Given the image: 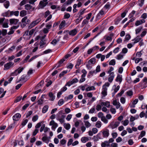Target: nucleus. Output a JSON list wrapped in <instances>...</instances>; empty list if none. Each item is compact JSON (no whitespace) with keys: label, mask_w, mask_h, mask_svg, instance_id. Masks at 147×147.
Masks as SVG:
<instances>
[{"label":"nucleus","mask_w":147,"mask_h":147,"mask_svg":"<svg viewBox=\"0 0 147 147\" xmlns=\"http://www.w3.org/2000/svg\"><path fill=\"white\" fill-rule=\"evenodd\" d=\"M110 84L109 83L107 82L105 83L102 86V89L101 94H102V97H105L106 96L107 94V88L110 86Z\"/></svg>","instance_id":"obj_1"},{"label":"nucleus","mask_w":147,"mask_h":147,"mask_svg":"<svg viewBox=\"0 0 147 147\" xmlns=\"http://www.w3.org/2000/svg\"><path fill=\"white\" fill-rule=\"evenodd\" d=\"M120 123V122L118 121L115 122L112 121L109 125L108 127L111 128L112 129H113L117 127L119 125Z\"/></svg>","instance_id":"obj_2"},{"label":"nucleus","mask_w":147,"mask_h":147,"mask_svg":"<svg viewBox=\"0 0 147 147\" xmlns=\"http://www.w3.org/2000/svg\"><path fill=\"white\" fill-rule=\"evenodd\" d=\"M41 20L40 18H38L37 19L32 21L30 24L28 28L30 29L38 24L41 21Z\"/></svg>","instance_id":"obj_3"},{"label":"nucleus","mask_w":147,"mask_h":147,"mask_svg":"<svg viewBox=\"0 0 147 147\" xmlns=\"http://www.w3.org/2000/svg\"><path fill=\"white\" fill-rule=\"evenodd\" d=\"M50 14V12L49 11H47L45 12L44 16V17L46 18L48 16L45 21V22H47L51 18L52 15L51 14Z\"/></svg>","instance_id":"obj_4"},{"label":"nucleus","mask_w":147,"mask_h":147,"mask_svg":"<svg viewBox=\"0 0 147 147\" xmlns=\"http://www.w3.org/2000/svg\"><path fill=\"white\" fill-rule=\"evenodd\" d=\"M49 125L52 126L51 129L52 130L55 131L56 128L58 127V124L54 120H52L50 122Z\"/></svg>","instance_id":"obj_5"},{"label":"nucleus","mask_w":147,"mask_h":147,"mask_svg":"<svg viewBox=\"0 0 147 147\" xmlns=\"http://www.w3.org/2000/svg\"><path fill=\"white\" fill-rule=\"evenodd\" d=\"M83 57H80L78 58L76 64L75 65V67L76 68H78V67L81 64L83 63Z\"/></svg>","instance_id":"obj_6"},{"label":"nucleus","mask_w":147,"mask_h":147,"mask_svg":"<svg viewBox=\"0 0 147 147\" xmlns=\"http://www.w3.org/2000/svg\"><path fill=\"white\" fill-rule=\"evenodd\" d=\"M24 69L23 67H20L17 69L12 74L13 76H17L20 74Z\"/></svg>","instance_id":"obj_7"},{"label":"nucleus","mask_w":147,"mask_h":147,"mask_svg":"<svg viewBox=\"0 0 147 147\" xmlns=\"http://www.w3.org/2000/svg\"><path fill=\"white\" fill-rule=\"evenodd\" d=\"M30 78V76H29L27 74L26 75H23L20 78V81H23L25 82L28 80Z\"/></svg>","instance_id":"obj_8"},{"label":"nucleus","mask_w":147,"mask_h":147,"mask_svg":"<svg viewBox=\"0 0 147 147\" xmlns=\"http://www.w3.org/2000/svg\"><path fill=\"white\" fill-rule=\"evenodd\" d=\"M49 97V100L51 101H53L54 100L55 96V95L54 93H53L52 92H50L48 94Z\"/></svg>","instance_id":"obj_9"},{"label":"nucleus","mask_w":147,"mask_h":147,"mask_svg":"<svg viewBox=\"0 0 147 147\" xmlns=\"http://www.w3.org/2000/svg\"><path fill=\"white\" fill-rule=\"evenodd\" d=\"M101 131L103 138H107L109 136V133L108 129H106L105 130H103Z\"/></svg>","instance_id":"obj_10"},{"label":"nucleus","mask_w":147,"mask_h":147,"mask_svg":"<svg viewBox=\"0 0 147 147\" xmlns=\"http://www.w3.org/2000/svg\"><path fill=\"white\" fill-rule=\"evenodd\" d=\"M106 12L105 11V10H104V9H102L97 14V18L98 19L100 18Z\"/></svg>","instance_id":"obj_11"},{"label":"nucleus","mask_w":147,"mask_h":147,"mask_svg":"<svg viewBox=\"0 0 147 147\" xmlns=\"http://www.w3.org/2000/svg\"><path fill=\"white\" fill-rule=\"evenodd\" d=\"M13 65V63L11 62H9L5 64L4 70H7L9 69Z\"/></svg>","instance_id":"obj_12"},{"label":"nucleus","mask_w":147,"mask_h":147,"mask_svg":"<svg viewBox=\"0 0 147 147\" xmlns=\"http://www.w3.org/2000/svg\"><path fill=\"white\" fill-rule=\"evenodd\" d=\"M7 34V30L6 29H3L0 30V39L2 38L3 36H5Z\"/></svg>","instance_id":"obj_13"},{"label":"nucleus","mask_w":147,"mask_h":147,"mask_svg":"<svg viewBox=\"0 0 147 147\" xmlns=\"http://www.w3.org/2000/svg\"><path fill=\"white\" fill-rule=\"evenodd\" d=\"M21 117V115L19 113H16L13 117V120L18 121Z\"/></svg>","instance_id":"obj_14"},{"label":"nucleus","mask_w":147,"mask_h":147,"mask_svg":"<svg viewBox=\"0 0 147 147\" xmlns=\"http://www.w3.org/2000/svg\"><path fill=\"white\" fill-rule=\"evenodd\" d=\"M19 21V20L16 19H11L9 20V22L11 25H16Z\"/></svg>","instance_id":"obj_15"},{"label":"nucleus","mask_w":147,"mask_h":147,"mask_svg":"<svg viewBox=\"0 0 147 147\" xmlns=\"http://www.w3.org/2000/svg\"><path fill=\"white\" fill-rule=\"evenodd\" d=\"M146 22L145 20H138L135 22V25L136 26H138L142 24L145 23Z\"/></svg>","instance_id":"obj_16"},{"label":"nucleus","mask_w":147,"mask_h":147,"mask_svg":"<svg viewBox=\"0 0 147 147\" xmlns=\"http://www.w3.org/2000/svg\"><path fill=\"white\" fill-rule=\"evenodd\" d=\"M21 22L22 23L28 24L30 22V21L29 19H28L27 16H25L22 19Z\"/></svg>","instance_id":"obj_17"},{"label":"nucleus","mask_w":147,"mask_h":147,"mask_svg":"<svg viewBox=\"0 0 147 147\" xmlns=\"http://www.w3.org/2000/svg\"><path fill=\"white\" fill-rule=\"evenodd\" d=\"M19 26H13L11 27L10 31L8 32V34L10 35L13 34L14 32V30L17 29Z\"/></svg>","instance_id":"obj_18"},{"label":"nucleus","mask_w":147,"mask_h":147,"mask_svg":"<svg viewBox=\"0 0 147 147\" xmlns=\"http://www.w3.org/2000/svg\"><path fill=\"white\" fill-rule=\"evenodd\" d=\"M48 3V2H45L42 0L41 1L39 4V8L42 9Z\"/></svg>","instance_id":"obj_19"},{"label":"nucleus","mask_w":147,"mask_h":147,"mask_svg":"<svg viewBox=\"0 0 147 147\" xmlns=\"http://www.w3.org/2000/svg\"><path fill=\"white\" fill-rule=\"evenodd\" d=\"M108 77V81L110 83L112 82L115 77V75L114 73H111V74H109Z\"/></svg>","instance_id":"obj_20"},{"label":"nucleus","mask_w":147,"mask_h":147,"mask_svg":"<svg viewBox=\"0 0 147 147\" xmlns=\"http://www.w3.org/2000/svg\"><path fill=\"white\" fill-rule=\"evenodd\" d=\"M101 105L102 106H105L107 108H109L110 107V104L109 102L106 101V102H102L100 103Z\"/></svg>","instance_id":"obj_21"},{"label":"nucleus","mask_w":147,"mask_h":147,"mask_svg":"<svg viewBox=\"0 0 147 147\" xmlns=\"http://www.w3.org/2000/svg\"><path fill=\"white\" fill-rule=\"evenodd\" d=\"M96 74V72L95 70H91L90 71L88 74L87 77L88 78H90L91 76Z\"/></svg>","instance_id":"obj_22"},{"label":"nucleus","mask_w":147,"mask_h":147,"mask_svg":"<svg viewBox=\"0 0 147 147\" xmlns=\"http://www.w3.org/2000/svg\"><path fill=\"white\" fill-rule=\"evenodd\" d=\"M77 32L76 29H74L70 31L69 32V34L70 35L74 36L77 34Z\"/></svg>","instance_id":"obj_23"},{"label":"nucleus","mask_w":147,"mask_h":147,"mask_svg":"<svg viewBox=\"0 0 147 147\" xmlns=\"http://www.w3.org/2000/svg\"><path fill=\"white\" fill-rule=\"evenodd\" d=\"M122 80V76L121 75H118L115 80L117 82H119L120 84Z\"/></svg>","instance_id":"obj_24"},{"label":"nucleus","mask_w":147,"mask_h":147,"mask_svg":"<svg viewBox=\"0 0 147 147\" xmlns=\"http://www.w3.org/2000/svg\"><path fill=\"white\" fill-rule=\"evenodd\" d=\"M147 78H144L142 80V86L144 88H146L147 87Z\"/></svg>","instance_id":"obj_25"},{"label":"nucleus","mask_w":147,"mask_h":147,"mask_svg":"<svg viewBox=\"0 0 147 147\" xmlns=\"http://www.w3.org/2000/svg\"><path fill=\"white\" fill-rule=\"evenodd\" d=\"M139 116L142 118L145 117L146 119L147 118V111H146L145 113L144 111L142 112L140 114Z\"/></svg>","instance_id":"obj_26"},{"label":"nucleus","mask_w":147,"mask_h":147,"mask_svg":"<svg viewBox=\"0 0 147 147\" xmlns=\"http://www.w3.org/2000/svg\"><path fill=\"white\" fill-rule=\"evenodd\" d=\"M125 55L124 54L121 52L117 55L116 58L118 60H121L123 58V56Z\"/></svg>","instance_id":"obj_27"},{"label":"nucleus","mask_w":147,"mask_h":147,"mask_svg":"<svg viewBox=\"0 0 147 147\" xmlns=\"http://www.w3.org/2000/svg\"><path fill=\"white\" fill-rule=\"evenodd\" d=\"M65 25V20L62 21L59 26V28L61 29L63 28Z\"/></svg>","instance_id":"obj_28"},{"label":"nucleus","mask_w":147,"mask_h":147,"mask_svg":"<svg viewBox=\"0 0 147 147\" xmlns=\"http://www.w3.org/2000/svg\"><path fill=\"white\" fill-rule=\"evenodd\" d=\"M96 62V59L94 58H92L88 61V63L93 65Z\"/></svg>","instance_id":"obj_29"},{"label":"nucleus","mask_w":147,"mask_h":147,"mask_svg":"<svg viewBox=\"0 0 147 147\" xmlns=\"http://www.w3.org/2000/svg\"><path fill=\"white\" fill-rule=\"evenodd\" d=\"M49 107L48 105L45 106L42 109V112L43 113H46Z\"/></svg>","instance_id":"obj_30"},{"label":"nucleus","mask_w":147,"mask_h":147,"mask_svg":"<svg viewBox=\"0 0 147 147\" xmlns=\"http://www.w3.org/2000/svg\"><path fill=\"white\" fill-rule=\"evenodd\" d=\"M89 140L88 138V137H82L81 138V141L82 142L85 143L86 142L88 141Z\"/></svg>","instance_id":"obj_31"},{"label":"nucleus","mask_w":147,"mask_h":147,"mask_svg":"<svg viewBox=\"0 0 147 147\" xmlns=\"http://www.w3.org/2000/svg\"><path fill=\"white\" fill-rule=\"evenodd\" d=\"M11 16L14 15L16 16H18L19 15V11H11Z\"/></svg>","instance_id":"obj_32"},{"label":"nucleus","mask_w":147,"mask_h":147,"mask_svg":"<svg viewBox=\"0 0 147 147\" xmlns=\"http://www.w3.org/2000/svg\"><path fill=\"white\" fill-rule=\"evenodd\" d=\"M95 89V87L94 86H88L86 89V91H89L91 90H94Z\"/></svg>","instance_id":"obj_33"},{"label":"nucleus","mask_w":147,"mask_h":147,"mask_svg":"<svg viewBox=\"0 0 147 147\" xmlns=\"http://www.w3.org/2000/svg\"><path fill=\"white\" fill-rule=\"evenodd\" d=\"M4 92V89H3L2 88H0V94H1L2 93V94H1V96H0V98H2L5 95L6 91H5Z\"/></svg>","instance_id":"obj_34"},{"label":"nucleus","mask_w":147,"mask_h":147,"mask_svg":"<svg viewBox=\"0 0 147 147\" xmlns=\"http://www.w3.org/2000/svg\"><path fill=\"white\" fill-rule=\"evenodd\" d=\"M86 9L83 8L81 9L78 13V15L80 16L83 15L85 12Z\"/></svg>","instance_id":"obj_35"},{"label":"nucleus","mask_w":147,"mask_h":147,"mask_svg":"<svg viewBox=\"0 0 147 147\" xmlns=\"http://www.w3.org/2000/svg\"><path fill=\"white\" fill-rule=\"evenodd\" d=\"M102 123L100 121H98L96 123L95 126L97 128H100L102 125Z\"/></svg>","instance_id":"obj_36"},{"label":"nucleus","mask_w":147,"mask_h":147,"mask_svg":"<svg viewBox=\"0 0 147 147\" xmlns=\"http://www.w3.org/2000/svg\"><path fill=\"white\" fill-rule=\"evenodd\" d=\"M27 12L26 10L21 11L20 13V16L21 17H24L26 14Z\"/></svg>","instance_id":"obj_37"},{"label":"nucleus","mask_w":147,"mask_h":147,"mask_svg":"<svg viewBox=\"0 0 147 147\" xmlns=\"http://www.w3.org/2000/svg\"><path fill=\"white\" fill-rule=\"evenodd\" d=\"M146 134V132L144 131H141L140 135L138 137V139H140L143 137Z\"/></svg>","instance_id":"obj_38"},{"label":"nucleus","mask_w":147,"mask_h":147,"mask_svg":"<svg viewBox=\"0 0 147 147\" xmlns=\"http://www.w3.org/2000/svg\"><path fill=\"white\" fill-rule=\"evenodd\" d=\"M126 94L128 96H131L133 95V91L131 90H128L126 92Z\"/></svg>","instance_id":"obj_39"},{"label":"nucleus","mask_w":147,"mask_h":147,"mask_svg":"<svg viewBox=\"0 0 147 147\" xmlns=\"http://www.w3.org/2000/svg\"><path fill=\"white\" fill-rule=\"evenodd\" d=\"M15 47L14 46H13L9 48L7 51L9 53H11L15 49Z\"/></svg>","instance_id":"obj_40"},{"label":"nucleus","mask_w":147,"mask_h":147,"mask_svg":"<svg viewBox=\"0 0 147 147\" xmlns=\"http://www.w3.org/2000/svg\"><path fill=\"white\" fill-rule=\"evenodd\" d=\"M66 142V140L64 139H63L60 141V144L62 145L63 146H64Z\"/></svg>","instance_id":"obj_41"},{"label":"nucleus","mask_w":147,"mask_h":147,"mask_svg":"<svg viewBox=\"0 0 147 147\" xmlns=\"http://www.w3.org/2000/svg\"><path fill=\"white\" fill-rule=\"evenodd\" d=\"M131 37V36L129 34H127L126 35L125 37L124 41L127 42L130 39Z\"/></svg>","instance_id":"obj_42"},{"label":"nucleus","mask_w":147,"mask_h":147,"mask_svg":"<svg viewBox=\"0 0 147 147\" xmlns=\"http://www.w3.org/2000/svg\"><path fill=\"white\" fill-rule=\"evenodd\" d=\"M141 39V38L140 36H137V37L135 38L134 40V43L135 44L138 42Z\"/></svg>","instance_id":"obj_43"},{"label":"nucleus","mask_w":147,"mask_h":147,"mask_svg":"<svg viewBox=\"0 0 147 147\" xmlns=\"http://www.w3.org/2000/svg\"><path fill=\"white\" fill-rule=\"evenodd\" d=\"M83 19V17L82 16H80L79 15V16L78 18L76 20V22L78 24Z\"/></svg>","instance_id":"obj_44"},{"label":"nucleus","mask_w":147,"mask_h":147,"mask_svg":"<svg viewBox=\"0 0 147 147\" xmlns=\"http://www.w3.org/2000/svg\"><path fill=\"white\" fill-rule=\"evenodd\" d=\"M84 122L86 127L88 128L91 126V124L88 121H84Z\"/></svg>","instance_id":"obj_45"},{"label":"nucleus","mask_w":147,"mask_h":147,"mask_svg":"<svg viewBox=\"0 0 147 147\" xmlns=\"http://www.w3.org/2000/svg\"><path fill=\"white\" fill-rule=\"evenodd\" d=\"M102 134V131H101L96 135L97 137L99 139H102L104 138Z\"/></svg>","instance_id":"obj_46"},{"label":"nucleus","mask_w":147,"mask_h":147,"mask_svg":"<svg viewBox=\"0 0 147 147\" xmlns=\"http://www.w3.org/2000/svg\"><path fill=\"white\" fill-rule=\"evenodd\" d=\"M85 76H85V75H82L81 78L79 80L80 83H82L84 82L85 80Z\"/></svg>","instance_id":"obj_47"},{"label":"nucleus","mask_w":147,"mask_h":147,"mask_svg":"<svg viewBox=\"0 0 147 147\" xmlns=\"http://www.w3.org/2000/svg\"><path fill=\"white\" fill-rule=\"evenodd\" d=\"M133 60H135V61L136 63H138L140 61H142V58H136L135 59V58H134L132 59Z\"/></svg>","instance_id":"obj_48"},{"label":"nucleus","mask_w":147,"mask_h":147,"mask_svg":"<svg viewBox=\"0 0 147 147\" xmlns=\"http://www.w3.org/2000/svg\"><path fill=\"white\" fill-rule=\"evenodd\" d=\"M124 92V90H121V91L120 92L118 93L117 95H116V97H119L121 96L122 94H123Z\"/></svg>","instance_id":"obj_49"},{"label":"nucleus","mask_w":147,"mask_h":147,"mask_svg":"<svg viewBox=\"0 0 147 147\" xmlns=\"http://www.w3.org/2000/svg\"><path fill=\"white\" fill-rule=\"evenodd\" d=\"M64 126L65 128L67 130H69L70 128V125L69 123H64Z\"/></svg>","instance_id":"obj_50"},{"label":"nucleus","mask_w":147,"mask_h":147,"mask_svg":"<svg viewBox=\"0 0 147 147\" xmlns=\"http://www.w3.org/2000/svg\"><path fill=\"white\" fill-rule=\"evenodd\" d=\"M101 120L103 122V123L105 124H107L108 122V121L107 119L105 117H103Z\"/></svg>","instance_id":"obj_51"},{"label":"nucleus","mask_w":147,"mask_h":147,"mask_svg":"<svg viewBox=\"0 0 147 147\" xmlns=\"http://www.w3.org/2000/svg\"><path fill=\"white\" fill-rule=\"evenodd\" d=\"M120 88V86H118L116 87L114 89V92L112 93V94L113 95H114L119 90Z\"/></svg>","instance_id":"obj_52"},{"label":"nucleus","mask_w":147,"mask_h":147,"mask_svg":"<svg viewBox=\"0 0 147 147\" xmlns=\"http://www.w3.org/2000/svg\"><path fill=\"white\" fill-rule=\"evenodd\" d=\"M38 115H36L34 116L32 119V121L33 122H35L37 121L38 119Z\"/></svg>","instance_id":"obj_53"},{"label":"nucleus","mask_w":147,"mask_h":147,"mask_svg":"<svg viewBox=\"0 0 147 147\" xmlns=\"http://www.w3.org/2000/svg\"><path fill=\"white\" fill-rule=\"evenodd\" d=\"M142 29V27H139L138 28H136L135 30L136 34H138L139 33Z\"/></svg>","instance_id":"obj_54"},{"label":"nucleus","mask_w":147,"mask_h":147,"mask_svg":"<svg viewBox=\"0 0 147 147\" xmlns=\"http://www.w3.org/2000/svg\"><path fill=\"white\" fill-rule=\"evenodd\" d=\"M28 1V0H23L20 3V5L21 6L24 5Z\"/></svg>","instance_id":"obj_55"},{"label":"nucleus","mask_w":147,"mask_h":147,"mask_svg":"<svg viewBox=\"0 0 147 147\" xmlns=\"http://www.w3.org/2000/svg\"><path fill=\"white\" fill-rule=\"evenodd\" d=\"M4 6L6 8H7L9 6V2L8 1H6L4 4Z\"/></svg>","instance_id":"obj_56"},{"label":"nucleus","mask_w":147,"mask_h":147,"mask_svg":"<svg viewBox=\"0 0 147 147\" xmlns=\"http://www.w3.org/2000/svg\"><path fill=\"white\" fill-rule=\"evenodd\" d=\"M42 140L43 141L47 143H48L49 142L48 138L46 136L43 137L42 138Z\"/></svg>","instance_id":"obj_57"},{"label":"nucleus","mask_w":147,"mask_h":147,"mask_svg":"<svg viewBox=\"0 0 147 147\" xmlns=\"http://www.w3.org/2000/svg\"><path fill=\"white\" fill-rule=\"evenodd\" d=\"M52 26V23L51 22H50L47 23L46 25V28L49 30L51 28Z\"/></svg>","instance_id":"obj_58"},{"label":"nucleus","mask_w":147,"mask_h":147,"mask_svg":"<svg viewBox=\"0 0 147 147\" xmlns=\"http://www.w3.org/2000/svg\"><path fill=\"white\" fill-rule=\"evenodd\" d=\"M122 124L124 126H127L129 123V121L127 119H125L124 121H122Z\"/></svg>","instance_id":"obj_59"},{"label":"nucleus","mask_w":147,"mask_h":147,"mask_svg":"<svg viewBox=\"0 0 147 147\" xmlns=\"http://www.w3.org/2000/svg\"><path fill=\"white\" fill-rule=\"evenodd\" d=\"M113 70H114V68L112 67H110V69H109V70L107 72V73L108 74H111V73H114V72H112Z\"/></svg>","instance_id":"obj_60"},{"label":"nucleus","mask_w":147,"mask_h":147,"mask_svg":"<svg viewBox=\"0 0 147 147\" xmlns=\"http://www.w3.org/2000/svg\"><path fill=\"white\" fill-rule=\"evenodd\" d=\"M46 43L43 40H42L40 43V49L44 47V45Z\"/></svg>","instance_id":"obj_61"},{"label":"nucleus","mask_w":147,"mask_h":147,"mask_svg":"<svg viewBox=\"0 0 147 147\" xmlns=\"http://www.w3.org/2000/svg\"><path fill=\"white\" fill-rule=\"evenodd\" d=\"M73 142V139L72 138L70 139L69 140L67 144V145L68 146H69L71 145V144L72 145V143Z\"/></svg>","instance_id":"obj_62"},{"label":"nucleus","mask_w":147,"mask_h":147,"mask_svg":"<svg viewBox=\"0 0 147 147\" xmlns=\"http://www.w3.org/2000/svg\"><path fill=\"white\" fill-rule=\"evenodd\" d=\"M120 49L119 47H117L113 50V52L115 54L117 53L119 51Z\"/></svg>","instance_id":"obj_63"},{"label":"nucleus","mask_w":147,"mask_h":147,"mask_svg":"<svg viewBox=\"0 0 147 147\" xmlns=\"http://www.w3.org/2000/svg\"><path fill=\"white\" fill-rule=\"evenodd\" d=\"M110 65H114L115 64V59H112L111 60L109 63Z\"/></svg>","instance_id":"obj_64"}]
</instances>
